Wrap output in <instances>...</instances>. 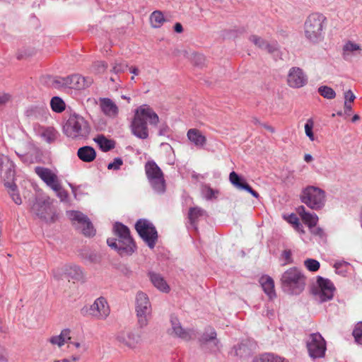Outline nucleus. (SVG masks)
Returning <instances> with one entry per match:
<instances>
[{"mask_svg":"<svg viewBox=\"0 0 362 362\" xmlns=\"http://www.w3.org/2000/svg\"><path fill=\"white\" fill-rule=\"evenodd\" d=\"M147 120L151 125L156 126L159 122V117L149 105H142L135 110L130 126L132 133L137 138L146 139L148 137Z\"/></svg>","mask_w":362,"mask_h":362,"instance_id":"2","label":"nucleus"},{"mask_svg":"<svg viewBox=\"0 0 362 362\" xmlns=\"http://www.w3.org/2000/svg\"><path fill=\"white\" fill-rule=\"evenodd\" d=\"M71 330L69 328L63 329L59 335H54L51 337L48 341L59 348L63 346L65 344L70 342Z\"/></svg>","mask_w":362,"mask_h":362,"instance_id":"22","label":"nucleus"},{"mask_svg":"<svg viewBox=\"0 0 362 362\" xmlns=\"http://www.w3.org/2000/svg\"><path fill=\"white\" fill-rule=\"evenodd\" d=\"M50 105L52 110L57 113L63 112L66 107L64 100L58 96H54L52 98L50 101Z\"/></svg>","mask_w":362,"mask_h":362,"instance_id":"36","label":"nucleus"},{"mask_svg":"<svg viewBox=\"0 0 362 362\" xmlns=\"http://www.w3.org/2000/svg\"><path fill=\"white\" fill-rule=\"evenodd\" d=\"M301 202L313 210H320L325 204V192L315 186H308L303 189L300 195Z\"/></svg>","mask_w":362,"mask_h":362,"instance_id":"7","label":"nucleus"},{"mask_svg":"<svg viewBox=\"0 0 362 362\" xmlns=\"http://www.w3.org/2000/svg\"><path fill=\"white\" fill-rule=\"evenodd\" d=\"M205 211L199 207H192L189 210L188 218L192 226L197 229V221L199 217L203 216Z\"/></svg>","mask_w":362,"mask_h":362,"instance_id":"31","label":"nucleus"},{"mask_svg":"<svg viewBox=\"0 0 362 362\" xmlns=\"http://www.w3.org/2000/svg\"><path fill=\"white\" fill-rule=\"evenodd\" d=\"M313 126L314 122L313 119H308L305 124V132L306 136L310 139V141L315 140V136L313 132Z\"/></svg>","mask_w":362,"mask_h":362,"instance_id":"43","label":"nucleus"},{"mask_svg":"<svg viewBox=\"0 0 362 362\" xmlns=\"http://www.w3.org/2000/svg\"><path fill=\"white\" fill-rule=\"evenodd\" d=\"M135 310L140 328L147 326L151 317V305L146 293L139 291L136 296Z\"/></svg>","mask_w":362,"mask_h":362,"instance_id":"9","label":"nucleus"},{"mask_svg":"<svg viewBox=\"0 0 362 362\" xmlns=\"http://www.w3.org/2000/svg\"><path fill=\"white\" fill-rule=\"evenodd\" d=\"M304 265L310 272H316L320 269V262L314 259H307L304 261Z\"/></svg>","mask_w":362,"mask_h":362,"instance_id":"42","label":"nucleus"},{"mask_svg":"<svg viewBox=\"0 0 362 362\" xmlns=\"http://www.w3.org/2000/svg\"><path fill=\"white\" fill-rule=\"evenodd\" d=\"M122 164H123L122 159L121 158L117 157L114 159L113 162L110 163L107 165V169L117 170L120 169Z\"/></svg>","mask_w":362,"mask_h":362,"instance_id":"48","label":"nucleus"},{"mask_svg":"<svg viewBox=\"0 0 362 362\" xmlns=\"http://www.w3.org/2000/svg\"><path fill=\"white\" fill-rule=\"evenodd\" d=\"M318 93L323 98L327 99H334L336 97V93L333 88L327 86H322L318 88Z\"/></svg>","mask_w":362,"mask_h":362,"instance_id":"39","label":"nucleus"},{"mask_svg":"<svg viewBox=\"0 0 362 362\" xmlns=\"http://www.w3.org/2000/svg\"><path fill=\"white\" fill-rule=\"evenodd\" d=\"M287 83L291 88H299L307 84L308 77L302 69L292 67L288 73Z\"/></svg>","mask_w":362,"mask_h":362,"instance_id":"13","label":"nucleus"},{"mask_svg":"<svg viewBox=\"0 0 362 362\" xmlns=\"http://www.w3.org/2000/svg\"><path fill=\"white\" fill-rule=\"evenodd\" d=\"M165 21L163 14L160 11H155L150 16L151 24L155 28H160Z\"/></svg>","mask_w":362,"mask_h":362,"instance_id":"35","label":"nucleus"},{"mask_svg":"<svg viewBox=\"0 0 362 362\" xmlns=\"http://www.w3.org/2000/svg\"><path fill=\"white\" fill-rule=\"evenodd\" d=\"M66 78V88L77 90L85 89L89 87L93 81L92 78L83 77L79 74H73Z\"/></svg>","mask_w":362,"mask_h":362,"instance_id":"20","label":"nucleus"},{"mask_svg":"<svg viewBox=\"0 0 362 362\" xmlns=\"http://www.w3.org/2000/svg\"><path fill=\"white\" fill-rule=\"evenodd\" d=\"M277 356L273 354L266 353L255 358L252 362H275Z\"/></svg>","mask_w":362,"mask_h":362,"instance_id":"40","label":"nucleus"},{"mask_svg":"<svg viewBox=\"0 0 362 362\" xmlns=\"http://www.w3.org/2000/svg\"><path fill=\"white\" fill-rule=\"evenodd\" d=\"M174 30L177 33H181L183 31L182 24L180 23H176L174 25Z\"/></svg>","mask_w":362,"mask_h":362,"instance_id":"60","label":"nucleus"},{"mask_svg":"<svg viewBox=\"0 0 362 362\" xmlns=\"http://www.w3.org/2000/svg\"><path fill=\"white\" fill-rule=\"evenodd\" d=\"M0 171L5 182H13L15 177V165L8 156H0Z\"/></svg>","mask_w":362,"mask_h":362,"instance_id":"19","label":"nucleus"},{"mask_svg":"<svg viewBox=\"0 0 362 362\" xmlns=\"http://www.w3.org/2000/svg\"><path fill=\"white\" fill-rule=\"evenodd\" d=\"M294 228L299 233H304L305 231H304V229H303V226L302 225V223H300V222H298V223H297L295 226H294Z\"/></svg>","mask_w":362,"mask_h":362,"instance_id":"63","label":"nucleus"},{"mask_svg":"<svg viewBox=\"0 0 362 362\" xmlns=\"http://www.w3.org/2000/svg\"><path fill=\"white\" fill-rule=\"evenodd\" d=\"M144 168L146 177L152 189L158 194H163L166 191V182L162 170L153 160L147 161Z\"/></svg>","mask_w":362,"mask_h":362,"instance_id":"6","label":"nucleus"},{"mask_svg":"<svg viewBox=\"0 0 362 362\" xmlns=\"http://www.w3.org/2000/svg\"><path fill=\"white\" fill-rule=\"evenodd\" d=\"M249 40L256 47L261 49H265L269 53L272 54L278 49L277 43H269L267 40L257 35H252L249 37Z\"/></svg>","mask_w":362,"mask_h":362,"instance_id":"21","label":"nucleus"},{"mask_svg":"<svg viewBox=\"0 0 362 362\" xmlns=\"http://www.w3.org/2000/svg\"><path fill=\"white\" fill-rule=\"evenodd\" d=\"M100 106L102 112L108 117H115L118 114L117 105L110 98H100Z\"/></svg>","mask_w":362,"mask_h":362,"instance_id":"23","label":"nucleus"},{"mask_svg":"<svg viewBox=\"0 0 362 362\" xmlns=\"http://www.w3.org/2000/svg\"><path fill=\"white\" fill-rule=\"evenodd\" d=\"M134 227L148 247L153 249L158 238L157 230L153 224L147 219L141 218L136 222Z\"/></svg>","mask_w":362,"mask_h":362,"instance_id":"10","label":"nucleus"},{"mask_svg":"<svg viewBox=\"0 0 362 362\" xmlns=\"http://www.w3.org/2000/svg\"><path fill=\"white\" fill-rule=\"evenodd\" d=\"M127 68L128 65L124 62H115L112 71L117 74L125 71Z\"/></svg>","mask_w":362,"mask_h":362,"instance_id":"45","label":"nucleus"},{"mask_svg":"<svg viewBox=\"0 0 362 362\" xmlns=\"http://www.w3.org/2000/svg\"><path fill=\"white\" fill-rule=\"evenodd\" d=\"M88 310L90 315L100 320H105L110 314V308L104 297L97 298Z\"/></svg>","mask_w":362,"mask_h":362,"instance_id":"16","label":"nucleus"},{"mask_svg":"<svg viewBox=\"0 0 362 362\" xmlns=\"http://www.w3.org/2000/svg\"><path fill=\"white\" fill-rule=\"evenodd\" d=\"M297 211L303 223L306 224L310 229H312V228L317 225L318 216L315 214L306 211L303 206H299L297 209Z\"/></svg>","mask_w":362,"mask_h":362,"instance_id":"24","label":"nucleus"},{"mask_svg":"<svg viewBox=\"0 0 362 362\" xmlns=\"http://www.w3.org/2000/svg\"><path fill=\"white\" fill-rule=\"evenodd\" d=\"M58 192V196L61 199L62 201H64L67 197V192L64 190H62V188L59 191H57Z\"/></svg>","mask_w":362,"mask_h":362,"instance_id":"59","label":"nucleus"},{"mask_svg":"<svg viewBox=\"0 0 362 362\" xmlns=\"http://www.w3.org/2000/svg\"><path fill=\"white\" fill-rule=\"evenodd\" d=\"M344 113L347 115H350L352 107L349 103H347L346 101H344Z\"/></svg>","mask_w":362,"mask_h":362,"instance_id":"58","label":"nucleus"},{"mask_svg":"<svg viewBox=\"0 0 362 362\" xmlns=\"http://www.w3.org/2000/svg\"><path fill=\"white\" fill-rule=\"evenodd\" d=\"M31 212L47 223H54L57 218L55 210L47 197H35L31 206Z\"/></svg>","mask_w":362,"mask_h":362,"instance_id":"8","label":"nucleus"},{"mask_svg":"<svg viewBox=\"0 0 362 362\" xmlns=\"http://www.w3.org/2000/svg\"><path fill=\"white\" fill-rule=\"evenodd\" d=\"M64 275L70 281H79L83 277V272L81 268L76 265H66L64 267Z\"/></svg>","mask_w":362,"mask_h":362,"instance_id":"26","label":"nucleus"},{"mask_svg":"<svg viewBox=\"0 0 362 362\" xmlns=\"http://www.w3.org/2000/svg\"><path fill=\"white\" fill-rule=\"evenodd\" d=\"M282 256L286 260V264H291L293 262L291 251L290 250H284L282 252Z\"/></svg>","mask_w":362,"mask_h":362,"instance_id":"53","label":"nucleus"},{"mask_svg":"<svg viewBox=\"0 0 362 362\" xmlns=\"http://www.w3.org/2000/svg\"><path fill=\"white\" fill-rule=\"evenodd\" d=\"M229 180L230 183L236 188L240 189L244 183L247 182L235 171H232L229 175Z\"/></svg>","mask_w":362,"mask_h":362,"instance_id":"37","label":"nucleus"},{"mask_svg":"<svg viewBox=\"0 0 362 362\" xmlns=\"http://www.w3.org/2000/svg\"><path fill=\"white\" fill-rule=\"evenodd\" d=\"M7 353L4 346L0 344V362H7Z\"/></svg>","mask_w":362,"mask_h":362,"instance_id":"55","label":"nucleus"},{"mask_svg":"<svg viewBox=\"0 0 362 362\" xmlns=\"http://www.w3.org/2000/svg\"><path fill=\"white\" fill-rule=\"evenodd\" d=\"M94 141L98 144L100 148L103 152H107L113 149L115 146V142L113 140L107 139L104 135L100 134L94 138Z\"/></svg>","mask_w":362,"mask_h":362,"instance_id":"29","label":"nucleus"},{"mask_svg":"<svg viewBox=\"0 0 362 362\" xmlns=\"http://www.w3.org/2000/svg\"><path fill=\"white\" fill-rule=\"evenodd\" d=\"M355 341L358 344H362V322H358L352 332Z\"/></svg>","mask_w":362,"mask_h":362,"instance_id":"41","label":"nucleus"},{"mask_svg":"<svg viewBox=\"0 0 362 362\" xmlns=\"http://www.w3.org/2000/svg\"><path fill=\"white\" fill-rule=\"evenodd\" d=\"M35 173L54 191H59L61 185L57 176L49 168L37 166L35 168Z\"/></svg>","mask_w":362,"mask_h":362,"instance_id":"15","label":"nucleus"},{"mask_svg":"<svg viewBox=\"0 0 362 362\" xmlns=\"http://www.w3.org/2000/svg\"><path fill=\"white\" fill-rule=\"evenodd\" d=\"M5 187L8 189V193L12 198L13 201L16 204H22V199L20 197V194L17 192V186L14 182H4Z\"/></svg>","mask_w":362,"mask_h":362,"instance_id":"34","label":"nucleus"},{"mask_svg":"<svg viewBox=\"0 0 362 362\" xmlns=\"http://www.w3.org/2000/svg\"><path fill=\"white\" fill-rule=\"evenodd\" d=\"M71 219L77 222L76 228L81 230V233L87 237L95 235V230L88 217L80 211H72Z\"/></svg>","mask_w":362,"mask_h":362,"instance_id":"12","label":"nucleus"},{"mask_svg":"<svg viewBox=\"0 0 362 362\" xmlns=\"http://www.w3.org/2000/svg\"><path fill=\"white\" fill-rule=\"evenodd\" d=\"M326 21V17L319 13H311L307 17L304 23V35L309 42L317 44L323 40Z\"/></svg>","mask_w":362,"mask_h":362,"instance_id":"4","label":"nucleus"},{"mask_svg":"<svg viewBox=\"0 0 362 362\" xmlns=\"http://www.w3.org/2000/svg\"><path fill=\"white\" fill-rule=\"evenodd\" d=\"M112 230L115 238H107V245L117 251L120 256L132 255L137 247L130 234L129 228L120 222H116Z\"/></svg>","mask_w":362,"mask_h":362,"instance_id":"1","label":"nucleus"},{"mask_svg":"<svg viewBox=\"0 0 362 362\" xmlns=\"http://www.w3.org/2000/svg\"><path fill=\"white\" fill-rule=\"evenodd\" d=\"M310 230L313 235L319 236L320 238H323L325 235L323 229L321 228L320 227H316L315 226V227L312 228V229Z\"/></svg>","mask_w":362,"mask_h":362,"instance_id":"52","label":"nucleus"},{"mask_svg":"<svg viewBox=\"0 0 362 362\" xmlns=\"http://www.w3.org/2000/svg\"><path fill=\"white\" fill-rule=\"evenodd\" d=\"M307 348L311 358H322L326 351V342L319 333L312 334L307 342Z\"/></svg>","mask_w":362,"mask_h":362,"instance_id":"11","label":"nucleus"},{"mask_svg":"<svg viewBox=\"0 0 362 362\" xmlns=\"http://www.w3.org/2000/svg\"><path fill=\"white\" fill-rule=\"evenodd\" d=\"M216 332L214 328L207 327L205 328L204 332L199 337V341L201 344H206L211 341H215V344L217 345L218 341L216 339Z\"/></svg>","mask_w":362,"mask_h":362,"instance_id":"30","label":"nucleus"},{"mask_svg":"<svg viewBox=\"0 0 362 362\" xmlns=\"http://www.w3.org/2000/svg\"><path fill=\"white\" fill-rule=\"evenodd\" d=\"M64 134L71 138L86 137L90 129L88 122L81 115L71 114L63 127Z\"/></svg>","mask_w":362,"mask_h":362,"instance_id":"5","label":"nucleus"},{"mask_svg":"<svg viewBox=\"0 0 362 362\" xmlns=\"http://www.w3.org/2000/svg\"><path fill=\"white\" fill-rule=\"evenodd\" d=\"M148 276L151 283L158 290L165 293L169 292L170 287L165 281L164 278L160 274L149 272Z\"/></svg>","mask_w":362,"mask_h":362,"instance_id":"28","label":"nucleus"},{"mask_svg":"<svg viewBox=\"0 0 362 362\" xmlns=\"http://www.w3.org/2000/svg\"><path fill=\"white\" fill-rule=\"evenodd\" d=\"M284 292L289 295H299L305 289L306 277L297 267H291L285 271L280 278Z\"/></svg>","mask_w":362,"mask_h":362,"instance_id":"3","label":"nucleus"},{"mask_svg":"<svg viewBox=\"0 0 362 362\" xmlns=\"http://www.w3.org/2000/svg\"><path fill=\"white\" fill-rule=\"evenodd\" d=\"M343 50L344 52H353L354 51L361 50V49L359 45L351 41H348L344 45Z\"/></svg>","mask_w":362,"mask_h":362,"instance_id":"46","label":"nucleus"},{"mask_svg":"<svg viewBox=\"0 0 362 362\" xmlns=\"http://www.w3.org/2000/svg\"><path fill=\"white\" fill-rule=\"evenodd\" d=\"M59 134L58 132L53 127H47L45 128L41 132L42 138L48 144H52L54 142Z\"/></svg>","mask_w":362,"mask_h":362,"instance_id":"32","label":"nucleus"},{"mask_svg":"<svg viewBox=\"0 0 362 362\" xmlns=\"http://www.w3.org/2000/svg\"><path fill=\"white\" fill-rule=\"evenodd\" d=\"M261 125L266 129L267 130L269 131L272 133H274L275 132V129L273 127L267 124H261Z\"/></svg>","mask_w":362,"mask_h":362,"instance_id":"64","label":"nucleus"},{"mask_svg":"<svg viewBox=\"0 0 362 362\" xmlns=\"http://www.w3.org/2000/svg\"><path fill=\"white\" fill-rule=\"evenodd\" d=\"M85 258L91 263H97L100 260L99 256L95 252H90L86 254Z\"/></svg>","mask_w":362,"mask_h":362,"instance_id":"51","label":"nucleus"},{"mask_svg":"<svg viewBox=\"0 0 362 362\" xmlns=\"http://www.w3.org/2000/svg\"><path fill=\"white\" fill-rule=\"evenodd\" d=\"M117 341L123 345L134 349L140 344L141 336L133 331H121L116 336Z\"/></svg>","mask_w":362,"mask_h":362,"instance_id":"17","label":"nucleus"},{"mask_svg":"<svg viewBox=\"0 0 362 362\" xmlns=\"http://www.w3.org/2000/svg\"><path fill=\"white\" fill-rule=\"evenodd\" d=\"M288 222L290 223H291L293 227L297 224L298 223L299 221V219L298 218V216L295 214H291L289 216H288Z\"/></svg>","mask_w":362,"mask_h":362,"instance_id":"56","label":"nucleus"},{"mask_svg":"<svg viewBox=\"0 0 362 362\" xmlns=\"http://www.w3.org/2000/svg\"><path fill=\"white\" fill-rule=\"evenodd\" d=\"M214 190L213 189L209 187L207 189L206 194V199H211L214 197Z\"/></svg>","mask_w":362,"mask_h":362,"instance_id":"62","label":"nucleus"},{"mask_svg":"<svg viewBox=\"0 0 362 362\" xmlns=\"http://www.w3.org/2000/svg\"><path fill=\"white\" fill-rule=\"evenodd\" d=\"M229 180L230 183L236 188L240 189L244 183L247 182L235 171H232L229 175Z\"/></svg>","mask_w":362,"mask_h":362,"instance_id":"38","label":"nucleus"},{"mask_svg":"<svg viewBox=\"0 0 362 362\" xmlns=\"http://www.w3.org/2000/svg\"><path fill=\"white\" fill-rule=\"evenodd\" d=\"M188 139L197 147H203L206 143V138L197 129H190L187 134Z\"/></svg>","mask_w":362,"mask_h":362,"instance_id":"25","label":"nucleus"},{"mask_svg":"<svg viewBox=\"0 0 362 362\" xmlns=\"http://www.w3.org/2000/svg\"><path fill=\"white\" fill-rule=\"evenodd\" d=\"M192 61L194 65L197 66H202L204 64L205 57L202 54H194Z\"/></svg>","mask_w":362,"mask_h":362,"instance_id":"49","label":"nucleus"},{"mask_svg":"<svg viewBox=\"0 0 362 362\" xmlns=\"http://www.w3.org/2000/svg\"><path fill=\"white\" fill-rule=\"evenodd\" d=\"M9 100V95L4 94L0 95V105L5 104Z\"/></svg>","mask_w":362,"mask_h":362,"instance_id":"61","label":"nucleus"},{"mask_svg":"<svg viewBox=\"0 0 362 362\" xmlns=\"http://www.w3.org/2000/svg\"><path fill=\"white\" fill-rule=\"evenodd\" d=\"M319 286L317 293L320 302H325L333 298L334 287L330 280L318 276L317 279Z\"/></svg>","mask_w":362,"mask_h":362,"instance_id":"18","label":"nucleus"},{"mask_svg":"<svg viewBox=\"0 0 362 362\" xmlns=\"http://www.w3.org/2000/svg\"><path fill=\"white\" fill-rule=\"evenodd\" d=\"M66 78L57 77L52 81V86L55 88H66Z\"/></svg>","mask_w":362,"mask_h":362,"instance_id":"47","label":"nucleus"},{"mask_svg":"<svg viewBox=\"0 0 362 362\" xmlns=\"http://www.w3.org/2000/svg\"><path fill=\"white\" fill-rule=\"evenodd\" d=\"M356 97L351 90H349L344 93V99L347 103H352L355 100Z\"/></svg>","mask_w":362,"mask_h":362,"instance_id":"54","label":"nucleus"},{"mask_svg":"<svg viewBox=\"0 0 362 362\" xmlns=\"http://www.w3.org/2000/svg\"><path fill=\"white\" fill-rule=\"evenodd\" d=\"M171 329L169 333L184 341L191 340L194 334L192 329H185L182 327L179 320L173 315L170 317Z\"/></svg>","mask_w":362,"mask_h":362,"instance_id":"14","label":"nucleus"},{"mask_svg":"<svg viewBox=\"0 0 362 362\" xmlns=\"http://www.w3.org/2000/svg\"><path fill=\"white\" fill-rule=\"evenodd\" d=\"M169 132V127L165 124H163L160 126L158 135L164 136Z\"/></svg>","mask_w":362,"mask_h":362,"instance_id":"57","label":"nucleus"},{"mask_svg":"<svg viewBox=\"0 0 362 362\" xmlns=\"http://www.w3.org/2000/svg\"><path fill=\"white\" fill-rule=\"evenodd\" d=\"M240 189H244L245 191H247V192H249L252 197H255V198H259V194H258V192H257L256 191H255L249 185L247 182L246 183H244L243 185L242 186V188Z\"/></svg>","mask_w":362,"mask_h":362,"instance_id":"50","label":"nucleus"},{"mask_svg":"<svg viewBox=\"0 0 362 362\" xmlns=\"http://www.w3.org/2000/svg\"><path fill=\"white\" fill-rule=\"evenodd\" d=\"M77 156L82 161L90 163L95 159L96 152L93 147L85 146L78 149Z\"/></svg>","mask_w":362,"mask_h":362,"instance_id":"27","label":"nucleus"},{"mask_svg":"<svg viewBox=\"0 0 362 362\" xmlns=\"http://www.w3.org/2000/svg\"><path fill=\"white\" fill-rule=\"evenodd\" d=\"M107 68V64L104 61H97L93 64V70L96 74H103Z\"/></svg>","mask_w":362,"mask_h":362,"instance_id":"44","label":"nucleus"},{"mask_svg":"<svg viewBox=\"0 0 362 362\" xmlns=\"http://www.w3.org/2000/svg\"><path fill=\"white\" fill-rule=\"evenodd\" d=\"M261 284L264 291L269 296L270 298L276 296L274 291V282L272 278L267 276L264 279H262Z\"/></svg>","mask_w":362,"mask_h":362,"instance_id":"33","label":"nucleus"}]
</instances>
